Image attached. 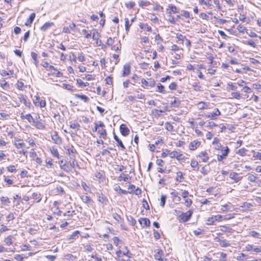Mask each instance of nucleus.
Here are the masks:
<instances>
[{
    "label": "nucleus",
    "mask_w": 261,
    "mask_h": 261,
    "mask_svg": "<svg viewBox=\"0 0 261 261\" xmlns=\"http://www.w3.org/2000/svg\"><path fill=\"white\" fill-rule=\"evenodd\" d=\"M114 138L117 142V145L118 146H120L122 150H125V147L123 144L122 141L118 138V136L115 133H114Z\"/></svg>",
    "instance_id": "16"
},
{
    "label": "nucleus",
    "mask_w": 261,
    "mask_h": 261,
    "mask_svg": "<svg viewBox=\"0 0 261 261\" xmlns=\"http://www.w3.org/2000/svg\"><path fill=\"white\" fill-rule=\"evenodd\" d=\"M130 178L128 174H121L118 177V180L121 181L123 179L124 181H128Z\"/></svg>",
    "instance_id": "31"
},
{
    "label": "nucleus",
    "mask_w": 261,
    "mask_h": 261,
    "mask_svg": "<svg viewBox=\"0 0 261 261\" xmlns=\"http://www.w3.org/2000/svg\"><path fill=\"white\" fill-rule=\"evenodd\" d=\"M99 37H100L99 33L98 32V31H97L96 30H95L93 33L92 38L93 40L96 41L97 44H98V40H99Z\"/></svg>",
    "instance_id": "30"
},
{
    "label": "nucleus",
    "mask_w": 261,
    "mask_h": 261,
    "mask_svg": "<svg viewBox=\"0 0 261 261\" xmlns=\"http://www.w3.org/2000/svg\"><path fill=\"white\" fill-rule=\"evenodd\" d=\"M157 91L163 93H165L166 92V91L164 90V87L161 84H159V85L158 86Z\"/></svg>",
    "instance_id": "59"
},
{
    "label": "nucleus",
    "mask_w": 261,
    "mask_h": 261,
    "mask_svg": "<svg viewBox=\"0 0 261 261\" xmlns=\"http://www.w3.org/2000/svg\"><path fill=\"white\" fill-rule=\"evenodd\" d=\"M116 253L117 256V261H125L121 256V255L122 254V251L120 250L117 251Z\"/></svg>",
    "instance_id": "51"
},
{
    "label": "nucleus",
    "mask_w": 261,
    "mask_h": 261,
    "mask_svg": "<svg viewBox=\"0 0 261 261\" xmlns=\"http://www.w3.org/2000/svg\"><path fill=\"white\" fill-rule=\"evenodd\" d=\"M33 103H34L35 106L40 107L41 108H44L46 106V101L44 99L40 100V98L39 96H35V98L33 99Z\"/></svg>",
    "instance_id": "4"
},
{
    "label": "nucleus",
    "mask_w": 261,
    "mask_h": 261,
    "mask_svg": "<svg viewBox=\"0 0 261 261\" xmlns=\"http://www.w3.org/2000/svg\"><path fill=\"white\" fill-rule=\"evenodd\" d=\"M249 234L254 238H261V233L255 230H252L249 231Z\"/></svg>",
    "instance_id": "25"
},
{
    "label": "nucleus",
    "mask_w": 261,
    "mask_h": 261,
    "mask_svg": "<svg viewBox=\"0 0 261 261\" xmlns=\"http://www.w3.org/2000/svg\"><path fill=\"white\" fill-rule=\"evenodd\" d=\"M248 151V150L245 148H242L240 149L237 152V153L241 156H244L246 154V152Z\"/></svg>",
    "instance_id": "40"
},
{
    "label": "nucleus",
    "mask_w": 261,
    "mask_h": 261,
    "mask_svg": "<svg viewBox=\"0 0 261 261\" xmlns=\"http://www.w3.org/2000/svg\"><path fill=\"white\" fill-rule=\"evenodd\" d=\"M221 115V113L219 111L218 108H215L214 110L213 113H210V114L206 115L205 117L208 118H210L211 119H215L216 116H220Z\"/></svg>",
    "instance_id": "6"
},
{
    "label": "nucleus",
    "mask_w": 261,
    "mask_h": 261,
    "mask_svg": "<svg viewBox=\"0 0 261 261\" xmlns=\"http://www.w3.org/2000/svg\"><path fill=\"white\" fill-rule=\"evenodd\" d=\"M5 242L7 245H11L13 243V237L11 236H10L6 238L5 240Z\"/></svg>",
    "instance_id": "45"
},
{
    "label": "nucleus",
    "mask_w": 261,
    "mask_h": 261,
    "mask_svg": "<svg viewBox=\"0 0 261 261\" xmlns=\"http://www.w3.org/2000/svg\"><path fill=\"white\" fill-rule=\"evenodd\" d=\"M200 145V142L198 140H194L191 142L189 145V149L191 150H194L197 149Z\"/></svg>",
    "instance_id": "12"
},
{
    "label": "nucleus",
    "mask_w": 261,
    "mask_h": 261,
    "mask_svg": "<svg viewBox=\"0 0 261 261\" xmlns=\"http://www.w3.org/2000/svg\"><path fill=\"white\" fill-rule=\"evenodd\" d=\"M51 137L55 143L59 145L62 143V139L58 136L56 132L51 134Z\"/></svg>",
    "instance_id": "8"
},
{
    "label": "nucleus",
    "mask_w": 261,
    "mask_h": 261,
    "mask_svg": "<svg viewBox=\"0 0 261 261\" xmlns=\"http://www.w3.org/2000/svg\"><path fill=\"white\" fill-rule=\"evenodd\" d=\"M193 213L192 210H189L186 213H182L179 216V221L182 223L188 221L191 219Z\"/></svg>",
    "instance_id": "1"
},
{
    "label": "nucleus",
    "mask_w": 261,
    "mask_h": 261,
    "mask_svg": "<svg viewBox=\"0 0 261 261\" xmlns=\"http://www.w3.org/2000/svg\"><path fill=\"white\" fill-rule=\"evenodd\" d=\"M77 83L79 84V85L82 87H84L89 86L88 83H84L81 79H77Z\"/></svg>",
    "instance_id": "50"
},
{
    "label": "nucleus",
    "mask_w": 261,
    "mask_h": 261,
    "mask_svg": "<svg viewBox=\"0 0 261 261\" xmlns=\"http://www.w3.org/2000/svg\"><path fill=\"white\" fill-rule=\"evenodd\" d=\"M180 103V101L179 99H177L176 97H174V99L173 101L171 102V105L174 107H178Z\"/></svg>",
    "instance_id": "41"
},
{
    "label": "nucleus",
    "mask_w": 261,
    "mask_h": 261,
    "mask_svg": "<svg viewBox=\"0 0 261 261\" xmlns=\"http://www.w3.org/2000/svg\"><path fill=\"white\" fill-rule=\"evenodd\" d=\"M200 172L204 175H205L208 174L209 170L205 167L203 166L201 169Z\"/></svg>",
    "instance_id": "63"
},
{
    "label": "nucleus",
    "mask_w": 261,
    "mask_h": 261,
    "mask_svg": "<svg viewBox=\"0 0 261 261\" xmlns=\"http://www.w3.org/2000/svg\"><path fill=\"white\" fill-rule=\"evenodd\" d=\"M215 221L216 220L214 219V217L213 216L207 218L206 223L208 225H213Z\"/></svg>",
    "instance_id": "44"
},
{
    "label": "nucleus",
    "mask_w": 261,
    "mask_h": 261,
    "mask_svg": "<svg viewBox=\"0 0 261 261\" xmlns=\"http://www.w3.org/2000/svg\"><path fill=\"white\" fill-rule=\"evenodd\" d=\"M31 57L34 60V63L36 67H37L39 65V61L37 59L38 55L35 52L31 53Z\"/></svg>",
    "instance_id": "28"
},
{
    "label": "nucleus",
    "mask_w": 261,
    "mask_h": 261,
    "mask_svg": "<svg viewBox=\"0 0 261 261\" xmlns=\"http://www.w3.org/2000/svg\"><path fill=\"white\" fill-rule=\"evenodd\" d=\"M53 25V22H46L41 27L40 30L43 32H45Z\"/></svg>",
    "instance_id": "23"
},
{
    "label": "nucleus",
    "mask_w": 261,
    "mask_h": 261,
    "mask_svg": "<svg viewBox=\"0 0 261 261\" xmlns=\"http://www.w3.org/2000/svg\"><path fill=\"white\" fill-rule=\"evenodd\" d=\"M67 151H68V153L69 155H71V154H72V156H73V155H74V154L77 153L76 150L73 147H72L71 148L68 149L67 150Z\"/></svg>",
    "instance_id": "60"
},
{
    "label": "nucleus",
    "mask_w": 261,
    "mask_h": 261,
    "mask_svg": "<svg viewBox=\"0 0 261 261\" xmlns=\"http://www.w3.org/2000/svg\"><path fill=\"white\" fill-rule=\"evenodd\" d=\"M148 18L154 22H156L159 20L158 18L153 14H149L148 15Z\"/></svg>",
    "instance_id": "47"
},
{
    "label": "nucleus",
    "mask_w": 261,
    "mask_h": 261,
    "mask_svg": "<svg viewBox=\"0 0 261 261\" xmlns=\"http://www.w3.org/2000/svg\"><path fill=\"white\" fill-rule=\"evenodd\" d=\"M75 156L73 155V156H71L70 158L72 160L71 162H70L69 164L71 166V168H74L75 167H77L78 168H80L79 165L77 163L75 159Z\"/></svg>",
    "instance_id": "20"
},
{
    "label": "nucleus",
    "mask_w": 261,
    "mask_h": 261,
    "mask_svg": "<svg viewBox=\"0 0 261 261\" xmlns=\"http://www.w3.org/2000/svg\"><path fill=\"white\" fill-rule=\"evenodd\" d=\"M253 156L256 159L261 160V153L258 152H253Z\"/></svg>",
    "instance_id": "62"
},
{
    "label": "nucleus",
    "mask_w": 261,
    "mask_h": 261,
    "mask_svg": "<svg viewBox=\"0 0 261 261\" xmlns=\"http://www.w3.org/2000/svg\"><path fill=\"white\" fill-rule=\"evenodd\" d=\"M25 119H27V120L32 125L35 120L32 115L30 114H28L25 115Z\"/></svg>",
    "instance_id": "48"
},
{
    "label": "nucleus",
    "mask_w": 261,
    "mask_h": 261,
    "mask_svg": "<svg viewBox=\"0 0 261 261\" xmlns=\"http://www.w3.org/2000/svg\"><path fill=\"white\" fill-rule=\"evenodd\" d=\"M247 250L248 251L253 250L256 252H261V247L260 248H254L253 246H248L247 247Z\"/></svg>",
    "instance_id": "42"
},
{
    "label": "nucleus",
    "mask_w": 261,
    "mask_h": 261,
    "mask_svg": "<svg viewBox=\"0 0 261 261\" xmlns=\"http://www.w3.org/2000/svg\"><path fill=\"white\" fill-rule=\"evenodd\" d=\"M138 221L142 227L149 226L150 225V220L148 218H141L139 219Z\"/></svg>",
    "instance_id": "10"
},
{
    "label": "nucleus",
    "mask_w": 261,
    "mask_h": 261,
    "mask_svg": "<svg viewBox=\"0 0 261 261\" xmlns=\"http://www.w3.org/2000/svg\"><path fill=\"white\" fill-rule=\"evenodd\" d=\"M97 196L98 197V200L99 202L103 204H106L107 202V199L105 196L102 193H97Z\"/></svg>",
    "instance_id": "15"
},
{
    "label": "nucleus",
    "mask_w": 261,
    "mask_h": 261,
    "mask_svg": "<svg viewBox=\"0 0 261 261\" xmlns=\"http://www.w3.org/2000/svg\"><path fill=\"white\" fill-rule=\"evenodd\" d=\"M128 189L129 190H130V191H127V193H129L131 194L135 191V190L136 189V186L134 185L130 184V185H129V186L128 187Z\"/></svg>",
    "instance_id": "58"
},
{
    "label": "nucleus",
    "mask_w": 261,
    "mask_h": 261,
    "mask_svg": "<svg viewBox=\"0 0 261 261\" xmlns=\"http://www.w3.org/2000/svg\"><path fill=\"white\" fill-rule=\"evenodd\" d=\"M191 85L195 90L197 91H200L201 90V87L199 85V83L194 82L191 84Z\"/></svg>",
    "instance_id": "35"
},
{
    "label": "nucleus",
    "mask_w": 261,
    "mask_h": 261,
    "mask_svg": "<svg viewBox=\"0 0 261 261\" xmlns=\"http://www.w3.org/2000/svg\"><path fill=\"white\" fill-rule=\"evenodd\" d=\"M70 127L72 129L79 130L80 128V125L77 122H70Z\"/></svg>",
    "instance_id": "32"
},
{
    "label": "nucleus",
    "mask_w": 261,
    "mask_h": 261,
    "mask_svg": "<svg viewBox=\"0 0 261 261\" xmlns=\"http://www.w3.org/2000/svg\"><path fill=\"white\" fill-rule=\"evenodd\" d=\"M35 17V13H32L29 18L28 19V20L25 22V25L26 26H30L31 24L32 23L33 20H34Z\"/></svg>",
    "instance_id": "18"
},
{
    "label": "nucleus",
    "mask_w": 261,
    "mask_h": 261,
    "mask_svg": "<svg viewBox=\"0 0 261 261\" xmlns=\"http://www.w3.org/2000/svg\"><path fill=\"white\" fill-rule=\"evenodd\" d=\"M166 152H168L169 155L171 158H176L177 156V154L178 153V152L176 151H173L170 152V150H168L167 149H166Z\"/></svg>",
    "instance_id": "49"
},
{
    "label": "nucleus",
    "mask_w": 261,
    "mask_h": 261,
    "mask_svg": "<svg viewBox=\"0 0 261 261\" xmlns=\"http://www.w3.org/2000/svg\"><path fill=\"white\" fill-rule=\"evenodd\" d=\"M1 87L4 89H7L9 88V84L5 80H2L1 81Z\"/></svg>",
    "instance_id": "36"
},
{
    "label": "nucleus",
    "mask_w": 261,
    "mask_h": 261,
    "mask_svg": "<svg viewBox=\"0 0 261 261\" xmlns=\"http://www.w3.org/2000/svg\"><path fill=\"white\" fill-rule=\"evenodd\" d=\"M130 65L129 64H125L123 66L122 76L125 77L128 75L130 72Z\"/></svg>",
    "instance_id": "11"
},
{
    "label": "nucleus",
    "mask_w": 261,
    "mask_h": 261,
    "mask_svg": "<svg viewBox=\"0 0 261 261\" xmlns=\"http://www.w3.org/2000/svg\"><path fill=\"white\" fill-rule=\"evenodd\" d=\"M95 175L101 181H103L105 179L104 175L101 172H97L95 173Z\"/></svg>",
    "instance_id": "37"
},
{
    "label": "nucleus",
    "mask_w": 261,
    "mask_h": 261,
    "mask_svg": "<svg viewBox=\"0 0 261 261\" xmlns=\"http://www.w3.org/2000/svg\"><path fill=\"white\" fill-rule=\"evenodd\" d=\"M231 95L236 98V99H240L241 97V94L237 92H233L231 93Z\"/></svg>",
    "instance_id": "61"
},
{
    "label": "nucleus",
    "mask_w": 261,
    "mask_h": 261,
    "mask_svg": "<svg viewBox=\"0 0 261 261\" xmlns=\"http://www.w3.org/2000/svg\"><path fill=\"white\" fill-rule=\"evenodd\" d=\"M32 197L34 199L37 200V202H39L41 200V197L40 196V194H38L37 193H33L32 194Z\"/></svg>",
    "instance_id": "39"
},
{
    "label": "nucleus",
    "mask_w": 261,
    "mask_h": 261,
    "mask_svg": "<svg viewBox=\"0 0 261 261\" xmlns=\"http://www.w3.org/2000/svg\"><path fill=\"white\" fill-rule=\"evenodd\" d=\"M114 190L119 195L126 194L127 191L122 189L119 186H116L114 188Z\"/></svg>",
    "instance_id": "22"
},
{
    "label": "nucleus",
    "mask_w": 261,
    "mask_h": 261,
    "mask_svg": "<svg viewBox=\"0 0 261 261\" xmlns=\"http://www.w3.org/2000/svg\"><path fill=\"white\" fill-rule=\"evenodd\" d=\"M176 174H177L176 180L179 182H181L182 179L183 178L182 172L181 171H178L177 172Z\"/></svg>",
    "instance_id": "54"
},
{
    "label": "nucleus",
    "mask_w": 261,
    "mask_h": 261,
    "mask_svg": "<svg viewBox=\"0 0 261 261\" xmlns=\"http://www.w3.org/2000/svg\"><path fill=\"white\" fill-rule=\"evenodd\" d=\"M169 7L170 8V10L169 12L170 14L176 13L177 12V8L175 6L171 5L169 6Z\"/></svg>",
    "instance_id": "56"
},
{
    "label": "nucleus",
    "mask_w": 261,
    "mask_h": 261,
    "mask_svg": "<svg viewBox=\"0 0 261 261\" xmlns=\"http://www.w3.org/2000/svg\"><path fill=\"white\" fill-rule=\"evenodd\" d=\"M229 149L227 146L224 147V149H221V154L217 155V160L218 161L221 162L223 159H225L229 152Z\"/></svg>",
    "instance_id": "2"
},
{
    "label": "nucleus",
    "mask_w": 261,
    "mask_h": 261,
    "mask_svg": "<svg viewBox=\"0 0 261 261\" xmlns=\"http://www.w3.org/2000/svg\"><path fill=\"white\" fill-rule=\"evenodd\" d=\"M229 178L233 180L234 182H238L243 178L242 176H239V174L235 172H232L229 174Z\"/></svg>",
    "instance_id": "5"
},
{
    "label": "nucleus",
    "mask_w": 261,
    "mask_h": 261,
    "mask_svg": "<svg viewBox=\"0 0 261 261\" xmlns=\"http://www.w3.org/2000/svg\"><path fill=\"white\" fill-rule=\"evenodd\" d=\"M154 258L159 261H167V258L163 257L164 255L163 251L161 249H156L154 251Z\"/></svg>",
    "instance_id": "3"
},
{
    "label": "nucleus",
    "mask_w": 261,
    "mask_h": 261,
    "mask_svg": "<svg viewBox=\"0 0 261 261\" xmlns=\"http://www.w3.org/2000/svg\"><path fill=\"white\" fill-rule=\"evenodd\" d=\"M166 196L162 195L161 197L160 205L162 207H164L165 204Z\"/></svg>",
    "instance_id": "55"
},
{
    "label": "nucleus",
    "mask_w": 261,
    "mask_h": 261,
    "mask_svg": "<svg viewBox=\"0 0 261 261\" xmlns=\"http://www.w3.org/2000/svg\"><path fill=\"white\" fill-rule=\"evenodd\" d=\"M198 108L200 110H203L207 109V104L203 101H201L197 104Z\"/></svg>",
    "instance_id": "34"
},
{
    "label": "nucleus",
    "mask_w": 261,
    "mask_h": 261,
    "mask_svg": "<svg viewBox=\"0 0 261 261\" xmlns=\"http://www.w3.org/2000/svg\"><path fill=\"white\" fill-rule=\"evenodd\" d=\"M32 125L39 129H43L45 128V125L40 121H34Z\"/></svg>",
    "instance_id": "17"
},
{
    "label": "nucleus",
    "mask_w": 261,
    "mask_h": 261,
    "mask_svg": "<svg viewBox=\"0 0 261 261\" xmlns=\"http://www.w3.org/2000/svg\"><path fill=\"white\" fill-rule=\"evenodd\" d=\"M220 230L223 232L230 233L232 232V228L229 226H220Z\"/></svg>",
    "instance_id": "27"
},
{
    "label": "nucleus",
    "mask_w": 261,
    "mask_h": 261,
    "mask_svg": "<svg viewBox=\"0 0 261 261\" xmlns=\"http://www.w3.org/2000/svg\"><path fill=\"white\" fill-rule=\"evenodd\" d=\"M80 234V231L78 230H76V231H74L72 234L69 236V240H76V239L79 238Z\"/></svg>",
    "instance_id": "24"
},
{
    "label": "nucleus",
    "mask_w": 261,
    "mask_h": 261,
    "mask_svg": "<svg viewBox=\"0 0 261 261\" xmlns=\"http://www.w3.org/2000/svg\"><path fill=\"white\" fill-rule=\"evenodd\" d=\"M170 194L173 197V200L176 203H178L181 200V198L178 196V193L175 191L172 192Z\"/></svg>",
    "instance_id": "26"
},
{
    "label": "nucleus",
    "mask_w": 261,
    "mask_h": 261,
    "mask_svg": "<svg viewBox=\"0 0 261 261\" xmlns=\"http://www.w3.org/2000/svg\"><path fill=\"white\" fill-rule=\"evenodd\" d=\"M14 145L17 149L22 148L25 147V144L23 140L20 139H14Z\"/></svg>",
    "instance_id": "7"
},
{
    "label": "nucleus",
    "mask_w": 261,
    "mask_h": 261,
    "mask_svg": "<svg viewBox=\"0 0 261 261\" xmlns=\"http://www.w3.org/2000/svg\"><path fill=\"white\" fill-rule=\"evenodd\" d=\"M1 202L4 205H8L10 203L9 199L7 197H2L1 198Z\"/></svg>",
    "instance_id": "43"
},
{
    "label": "nucleus",
    "mask_w": 261,
    "mask_h": 261,
    "mask_svg": "<svg viewBox=\"0 0 261 261\" xmlns=\"http://www.w3.org/2000/svg\"><path fill=\"white\" fill-rule=\"evenodd\" d=\"M60 167L62 169L67 172H71L72 168L70 166V164L68 162H65L63 164H60Z\"/></svg>",
    "instance_id": "13"
},
{
    "label": "nucleus",
    "mask_w": 261,
    "mask_h": 261,
    "mask_svg": "<svg viewBox=\"0 0 261 261\" xmlns=\"http://www.w3.org/2000/svg\"><path fill=\"white\" fill-rule=\"evenodd\" d=\"M199 156L201 158L203 162H206L208 160L207 153L205 151H201L199 154Z\"/></svg>",
    "instance_id": "19"
},
{
    "label": "nucleus",
    "mask_w": 261,
    "mask_h": 261,
    "mask_svg": "<svg viewBox=\"0 0 261 261\" xmlns=\"http://www.w3.org/2000/svg\"><path fill=\"white\" fill-rule=\"evenodd\" d=\"M120 131L122 135L123 136H126L128 135L129 133V129L124 124H122L120 126Z\"/></svg>",
    "instance_id": "9"
},
{
    "label": "nucleus",
    "mask_w": 261,
    "mask_h": 261,
    "mask_svg": "<svg viewBox=\"0 0 261 261\" xmlns=\"http://www.w3.org/2000/svg\"><path fill=\"white\" fill-rule=\"evenodd\" d=\"M125 28L126 32H127L129 30V28L131 26V24L129 23V19L127 18H125Z\"/></svg>",
    "instance_id": "46"
},
{
    "label": "nucleus",
    "mask_w": 261,
    "mask_h": 261,
    "mask_svg": "<svg viewBox=\"0 0 261 261\" xmlns=\"http://www.w3.org/2000/svg\"><path fill=\"white\" fill-rule=\"evenodd\" d=\"M100 137L103 138H105L107 136V132L106 130L102 128L101 130H99Z\"/></svg>",
    "instance_id": "57"
},
{
    "label": "nucleus",
    "mask_w": 261,
    "mask_h": 261,
    "mask_svg": "<svg viewBox=\"0 0 261 261\" xmlns=\"http://www.w3.org/2000/svg\"><path fill=\"white\" fill-rule=\"evenodd\" d=\"M81 198L82 200L84 202H85L86 203H88L90 201H92V200L90 198V197L89 196H86V195H82V196H81Z\"/></svg>",
    "instance_id": "38"
},
{
    "label": "nucleus",
    "mask_w": 261,
    "mask_h": 261,
    "mask_svg": "<svg viewBox=\"0 0 261 261\" xmlns=\"http://www.w3.org/2000/svg\"><path fill=\"white\" fill-rule=\"evenodd\" d=\"M149 5H150V2L148 1H140L139 2V5L142 7L147 6Z\"/></svg>",
    "instance_id": "53"
},
{
    "label": "nucleus",
    "mask_w": 261,
    "mask_h": 261,
    "mask_svg": "<svg viewBox=\"0 0 261 261\" xmlns=\"http://www.w3.org/2000/svg\"><path fill=\"white\" fill-rule=\"evenodd\" d=\"M257 177L253 174H249L248 180L252 182H255Z\"/></svg>",
    "instance_id": "52"
},
{
    "label": "nucleus",
    "mask_w": 261,
    "mask_h": 261,
    "mask_svg": "<svg viewBox=\"0 0 261 261\" xmlns=\"http://www.w3.org/2000/svg\"><path fill=\"white\" fill-rule=\"evenodd\" d=\"M50 151L51 153V154L53 156L57 158L58 159L59 158V153L58 152V150L57 148H55L53 147H52L50 149Z\"/></svg>",
    "instance_id": "33"
},
{
    "label": "nucleus",
    "mask_w": 261,
    "mask_h": 261,
    "mask_svg": "<svg viewBox=\"0 0 261 261\" xmlns=\"http://www.w3.org/2000/svg\"><path fill=\"white\" fill-rule=\"evenodd\" d=\"M139 27L141 29H144L148 32L151 31V27L149 26L147 23H140L139 24Z\"/></svg>",
    "instance_id": "29"
},
{
    "label": "nucleus",
    "mask_w": 261,
    "mask_h": 261,
    "mask_svg": "<svg viewBox=\"0 0 261 261\" xmlns=\"http://www.w3.org/2000/svg\"><path fill=\"white\" fill-rule=\"evenodd\" d=\"M191 166L195 171H198L199 169V164L198 162L194 159L191 160Z\"/></svg>",
    "instance_id": "21"
},
{
    "label": "nucleus",
    "mask_w": 261,
    "mask_h": 261,
    "mask_svg": "<svg viewBox=\"0 0 261 261\" xmlns=\"http://www.w3.org/2000/svg\"><path fill=\"white\" fill-rule=\"evenodd\" d=\"M192 203V201L191 199L187 198L185 200V204L187 207H189L191 205Z\"/></svg>",
    "instance_id": "64"
},
{
    "label": "nucleus",
    "mask_w": 261,
    "mask_h": 261,
    "mask_svg": "<svg viewBox=\"0 0 261 261\" xmlns=\"http://www.w3.org/2000/svg\"><path fill=\"white\" fill-rule=\"evenodd\" d=\"M18 98L20 102H23L26 107L30 108L31 104V102L30 101H28L23 95H20Z\"/></svg>",
    "instance_id": "14"
}]
</instances>
